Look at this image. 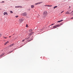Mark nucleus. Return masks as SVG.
<instances>
[{"mask_svg":"<svg viewBox=\"0 0 73 73\" xmlns=\"http://www.w3.org/2000/svg\"><path fill=\"white\" fill-rule=\"evenodd\" d=\"M71 15H72V16H73V13H71Z\"/></svg>","mask_w":73,"mask_h":73,"instance_id":"obj_30","label":"nucleus"},{"mask_svg":"<svg viewBox=\"0 0 73 73\" xmlns=\"http://www.w3.org/2000/svg\"><path fill=\"white\" fill-rule=\"evenodd\" d=\"M57 25H55L53 27V28L54 29V28H57Z\"/></svg>","mask_w":73,"mask_h":73,"instance_id":"obj_10","label":"nucleus"},{"mask_svg":"<svg viewBox=\"0 0 73 73\" xmlns=\"http://www.w3.org/2000/svg\"><path fill=\"white\" fill-rule=\"evenodd\" d=\"M21 46H20V47H21Z\"/></svg>","mask_w":73,"mask_h":73,"instance_id":"obj_39","label":"nucleus"},{"mask_svg":"<svg viewBox=\"0 0 73 73\" xmlns=\"http://www.w3.org/2000/svg\"><path fill=\"white\" fill-rule=\"evenodd\" d=\"M4 54V53H3L1 55L3 56Z\"/></svg>","mask_w":73,"mask_h":73,"instance_id":"obj_20","label":"nucleus"},{"mask_svg":"<svg viewBox=\"0 0 73 73\" xmlns=\"http://www.w3.org/2000/svg\"><path fill=\"white\" fill-rule=\"evenodd\" d=\"M57 23H60V22H61L60 21H58L57 22Z\"/></svg>","mask_w":73,"mask_h":73,"instance_id":"obj_21","label":"nucleus"},{"mask_svg":"<svg viewBox=\"0 0 73 73\" xmlns=\"http://www.w3.org/2000/svg\"><path fill=\"white\" fill-rule=\"evenodd\" d=\"M57 6H56L54 7V9H55L56 8H57Z\"/></svg>","mask_w":73,"mask_h":73,"instance_id":"obj_16","label":"nucleus"},{"mask_svg":"<svg viewBox=\"0 0 73 73\" xmlns=\"http://www.w3.org/2000/svg\"><path fill=\"white\" fill-rule=\"evenodd\" d=\"M15 8H23V7H22V6H15Z\"/></svg>","mask_w":73,"mask_h":73,"instance_id":"obj_4","label":"nucleus"},{"mask_svg":"<svg viewBox=\"0 0 73 73\" xmlns=\"http://www.w3.org/2000/svg\"><path fill=\"white\" fill-rule=\"evenodd\" d=\"M29 38H30V37H28L27 38H25V40H28V39H29Z\"/></svg>","mask_w":73,"mask_h":73,"instance_id":"obj_13","label":"nucleus"},{"mask_svg":"<svg viewBox=\"0 0 73 73\" xmlns=\"http://www.w3.org/2000/svg\"><path fill=\"white\" fill-rule=\"evenodd\" d=\"M12 44H11V45L10 46V47H11V46H12Z\"/></svg>","mask_w":73,"mask_h":73,"instance_id":"obj_22","label":"nucleus"},{"mask_svg":"<svg viewBox=\"0 0 73 73\" xmlns=\"http://www.w3.org/2000/svg\"><path fill=\"white\" fill-rule=\"evenodd\" d=\"M3 14L4 15H8V13L6 12H4L3 13Z\"/></svg>","mask_w":73,"mask_h":73,"instance_id":"obj_6","label":"nucleus"},{"mask_svg":"<svg viewBox=\"0 0 73 73\" xmlns=\"http://www.w3.org/2000/svg\"><path fill=\"white\" fill-rule=\"evenodd\" d=\"M60 25H56L57 27H60Z\"/></svg>","mask_w":73,"mask_h":73,"instance_id":"obj_17","label":"nucleus"},{"mask_svg":"<svg viewBox=\"0 0 73 73\" xmlns=\"http://www.w3.org/2000/svg\"><path fill=\"white\" fill-rule=\"evenodd\" d=\"M31 8H34L35 7H34V6L33 5H32L31 6Z\"/></svg>","mask_w":73,"mask_h":73,"instance_id":"obj_14","label":"nucleus"},{"mask_svg":"<svg viewBox=\"0 0 73 73\" xmlns=\"http://www.w3.org/2000/svg\"><path fill=\"white\" fill-rule=\"evenodd\" d=\"M18 15H17L16 16H15V17H16V18H17V17H18Z\"/></svg>","mask_w":73,"mask_h":73,"instance_id":"obj_25","label":"nucleus"},{"mask_svg":"<svg viewBox=\"0 0 73 73\" xmlns=\"http://www.w3.org/2000/svg\"><path fill=\"white\" fill-rule=\"evenodd\" d=\"M63 12H64V11H62V12H61V13H62Z\"/></svg>","mask_w":73,"mask_h":73,"instance_id":"obj_35","label":"nucleus"},{"mask_svg":"<svg viewBox=\"0 0 73 73\" xmlns=\"http://www.w3.org/2000/svg\"><path fill=\"white\" fill-rule=\"evenodd\" d=\"M62 25V24H61L60 25Z\"/></svg>","mask_w":73,"mask_h":73,"instance_id":"obj_37","label":"nucleus"},{"mask_svg":"<svg viewBox=\"0 0 73 73\" xmlns=\"http://www.w3.org/2000/svg\"><path fill=\"white\" fill-rule=\"evenodd\" d=\"M3 38H7V37H5L4 36H3Z\"/></svg>","mask_w":73,"mask_h":73,"instance_id":"obj_24","label":"nucleus"},{"mask_svg":"<svg viewBox=\"0 0 73 73\" xmlns=\"http://www.w3.org/2000/svg\"><path fill=\"white\" fill-rule=\"evenodd\" d=\"M43 2H38V3H35V5H37V4H41V3H42Z\"/></svg>","mask_w":73,"mask_h":73,"instance_id":"obj_5","label":"nucleus"},{"mask_svg":"<svg viewBox=\"0 0 73 73\" xmlns=\"http://www.w3.org/2000/svg\"><path fill=\"white\" fill-rule=\"evenodd\" d=\"M13 52V51H11L9 53H11Z\"/></svg>","mask_w":73,"mask_h":73,"instance_id":"obj_26","label":"nucleus"},{"mask_svg":"<svg viewBox=\"0 0 73 73\" xmlns=\"http://www.w3.org/2000/svg\"><path fill=\"white\" fill-rule=\"evenodd\" d=\"M26 27H28V25H26Z\"/></svg>","mask_w":73,"mask_h":73,"instance_id":"obj_29","label":"nucleus"},{"mask_svg":"<svg viewBox=\"0 0 73 73\" xmlns=\"http://www.w3.org/2000/svg\"><path fill=\"white\" fill-rule=\"evenodd\" d=\"M8 42H9L8 41H7L4 44L5 45L6 44H8Z\"/></svg>","mask_w":73,"mask_h":73,"instance_id":"obj_8","label":"nucleus"},{"mask_svg":"<svg viewBox=\"0 0 73 73\" xmlns=\"http://www.w3.org/2000/svg\"><path fill=\"white\" fill-rule=\"evenodd\" d=\"M10 12L11 13H13V11H10Z\"/></svg>","mask_w":73,"mask_h":73,"instance_id":"obj_18","label":"nucleus"},{"mask_svg":"<svg viewBox=\"0 0 73 73\" xmlns=\"http://www.w3.org/2000/svg\"><path fill=\"white\" fill-rule=\"evenodd\" d=\"M16 48H14L13 50H13H16Z\"/></svg>","mask_w":73,"mask_h":73,"instance_id":"obj_23","label":"nucleus"},{"mask_svg":"<svg viewBox=\"0 0 73 73\" xmlns=\"http://www.w3.org/2000/svg\"><path fill=\"white\" fill-rule=\"evenodd\" d=\"M1 10V9H0V10Z\"/></svg>","mask_w":73,"mask_h":73,"instance_id":"obj_42","label":"nucleus"},{"mask_svg":"<svg viewBox=\"0 0 73 73\" xmlns=\"http://www.w3.org/2000/svg\"><path fill=\"white\" fill-rule=\"evenodd\" d=\"M24 41H25V39H23V40L22 41L23 42Z\"/></svg>","mask_w":73,"mask_h":73,"instance_id":"obj_28","label":"nucleus"},{"mask_svg":"<svg viewBox=\"0 0 73 73\" xmlns=\"http://www.w3.org/2000/svg\"><path fill=\"white\" fill-rule=\"evenodd\" d=\"M33 37V36H32V37Z\"/></svg>","mask_w":73,"mask_h":73,"instance_id":"obj_41","label":"nucleus"},{"mask_svg":"<svg viewBox=\"0 0 73 73\" xmlns=\"http://www.w3.org/2000/svg\"><path fill=\"white\" fill-rule=\"evenodd\" d=\"M33 40V38H32L30 39V40H28V42H29V41H31V40Z\"/></svg>","mask_w":73,"mask_h":73,"instance_id":"obj_12","label":"nucleus"},{"mask_svg":"<svg viewBox=\"0 0 73 73\" xmlns=\"http://www.w3.org/2000/svg\"><path fill=\"white\" fill-rule=\"evenodd\" d=\"M47 15V12L46 11H44L43 13V15L44 17H46V16Z\"/></svg>","mask_w":73,"mask_h":73,"instance_id":"obj_2","label":"nucleus"},{"mask_svg":"<svg viewBox=\"0 0 73 73\" xmlns=\"http://www.w3.org/2000/svg\"><path fill=\"white\" fill-rule=\"evenodd\" d=\"M32 31V29H30L29 30V32H31Z\"/></svg>","mask_w":73,"mask_h":73,"instance_id":"obj_15","label":"nucleus"},{"mask_svg":"<svg viewBox=\"0 0 73 73\" xmlns=\"http://www.w3.org/2000/svg\"><path fill=\"white\" fill-rule=\"evenodd\" d=\"M9 38L11 37V36H9Z\"/></svg>","mask_w":73,"mask_h":73,"instance_id":"obj_38","label":"nucleus"},{"mask_svg":"<svg viewBox=\"0 0 73 73\" xmlns=\"http://www.w3.org/2000/svg\"><path fill=\"white\" fill-rule=\"evenodd\" d=\"M60 21V22H61V21H63V20H61Z\"/></svg>","mask_w":73,"mask_h":73,"instance_id":"obj_27","label":"nucleus"},{"mask_svg":"<svg viewBox=\"0 0 73 73\" xmlns=\"http://www.w3.org/2000/svg\"><path fill=\"white\" fill-rule=\"evenodd\" d=\"M73 12V10L70 13H69V11H68L66 12V14L67 15L68 14V15H69V14H70V15H71V14H72V13Z\"/></svg>","mask_w":73,"mask_h":73,"instance_id":"obj_3","label":"nucleus"},{"mask_svg":"<svg viewBox=\"0 0 73 73\" xmlns=\"http://www.w3.org/2000/svg\"><path fill=\"white\" fill-rule=\"evenodd\" d=\"M45 6H47V7H52V6L50 5H45Z\"/></svg>","mask_w":73,"mask_h":73,"instance_id":"obj_9","label":"nucleus"},{"mask_svg":"<svg viewBox=\"0 0 73 73\" xmlns=\"http://www.w3.org/2000/svg\"><path fill=\"white\" fill-rule=\"evenodd\" d=\"M38 15V16H40V15Z\"/></svg>","mask_w":73,"mask_h":73,"instance_id":"obj_40","label":"nucleus"},{"mask_svg":"<svg viewBox=\"0 0 73 73\" xmlns=\"http://www.w3.org/2000/svg\"><path fill=\"white\" fill-rule=\"evenodd\" d=\"M33 35V33L32 32L31 33L29 34V36H31V35Z\"/></svg>","mask_w":73,"mask_h":73,"instance_id":"obj_7","label":"nucleus"},{"mask_svg":"<svg viewBox=\"0 0 73 73\" xmlns=\"http://www.w3.org/2000/svg\"><path fill=\"white\" fill-rule=\"evenodd\" d=\"M2 55H1L0 56V57H2Z\"/></svg>","mask_w":73,"mask_h":73,"instance_id":"obj_31","label":"nucleus"},{"mask_svg":"<svg viewBox=\"0 0 73 73\" xmlns=\"http://www.w3.org/2000/svg\"><path fill=\"white\" fill-rule=\"evenodd\" d=\"M2 3H5V2L3 1L2 2Z\"/></svg>","mask_w":73,"mask_h":73,"instance_id":"obj_34","label":"nucleus"},{"mask_svg":"<svg viewBox=\"0 0 73 73\" xmlns=\"http://www.w3.org/2000/svg\"><path fill=\"white\" fill-rule=\"evenodd\" d=\"M21 23V22H23V20L22 19H21L20 20Z\"/></svg>","mask_w":73,"mask_h":73,"instance_id":"obj_11","label":"nucleus"},{"mask_svg":"<svg viewBox=\"0 0 73 73\" xmlns=\"http://www.w3.org/2000/svg\"><path fill=\"white\" fill-rule=\"evenodd\" d=\"M27 14V12H24V13L22 14V16H26Z\"/></svg>","mask_w":73,"mask_h":73,"instance_id":"obj_1","label":"nucleus"},{"mask_svg":"<svg viewBox=\"0 0 73 73\" xmlns=\"http://www.w3.org/2000/svg\"><path fill=\"white\" fill-rule=\"evenodd\" d=\"M1 34H0V37H1Z\"/></svg>","mask_w":73,"mask_h":73,"instance_id":"obj_33","label":"nucleus"},{"mask_svg":"<svg viewBox=\"0 0 73 73\" xmlns=\"http://www.w3.org/2000/svg\"><path fill=\"white\" fill-rule=\"evenodd\" d=\"M71 19H73V17L71 18Z\"/></svg>","mask_w":73,"mask_h":73,"instance_id":"obj_36","label":"nucleus"},{"mask_svg":"<svg viewBox=\"0 0 73 73\" xmlns=\"http://www.w3.org/2000/svg\"><path fill=\"white\" fill-rule=\"evenodd\" d=\"M12 45L13 46V45H14V44H12Z\"/></svg>","mask_w":73,"mask_h":73,"instance_id":"obj_32","label":"nucleus"},{"mask_svg":"<svg viewBox=\"0 0 73 73\" xmlns=\"http://www.w3.org/2000/svg\"><path fill=\"white\" fill-rule=\"evenodd\" d=\"M54 25V24H53V23L50 26H49V27H50V26H52V25Z\"/></svg>","mask_w":73,"mask_h":73,"instance_id":"obj_19","label":"nucleus"}]
</instances>
